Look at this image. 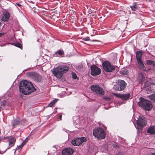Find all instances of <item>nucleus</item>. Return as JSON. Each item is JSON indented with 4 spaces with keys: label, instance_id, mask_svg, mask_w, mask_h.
Instances as JSON below:
<instances>
[{
    "label": "nucleus",
    "instance_id": "1",
    "mask_svg": "<svg viewBox=\"0 0 155 155\" xmlns=\"http://www.w3.org/2000/svg\"><path fill=\"white\" fill-rule=\"evenodd\" d=\"M19 89L20 92L25 95L29 94L35 91V88L31 83L26 80L20 82Z\"/></svg>",
    "mask_w": 155,
    "mask_h": 155
},
{
    "label": "nucleus",
    "instance_id": "2",
    "mask_svg": "<svg viewBox=\"0 0 155 155\" xmlns=\"http://www.w3.org/2000/svg\"><path fill=\"white\" fill-rule=\"evenodd\" d=\"M69 68L66 66H60L55 68L52 71L54 75L57 78H61L64 73L68 71Z\"/></svg>",
    "mask_w": 155,
    "mask_h": 155
},
{
    "label": "nucleus",
    "instance_id": "3",
    "mask_svg": "<svg viewBox=\"0 0 155 155\" xmlns=\"http://www.w3.org/2000/svg\"><path fill=\"white\" fill-rule=\"evenodd\" d=\"M139 100L140 101L138 102V104L142 108L146 110L149 111L152 108V104L150 101L142 97H140Z\"/></svg>",
    "mask_w": 155,
    "mask_h": 155
},
{
    "label": "nucleus",
    "instance_id": "4",
    "mask_svg": "<svg viewBox=\"0 0 155 155\" xmlns=\"http://www.w3.org/2000/svg\"><path fill=\"white\" fill-rule=\"evenodd\" d=\"M93 134L94 136L99 139H104L105 137V134L104 129L100 127L93 130Z\"/></svg>",
    "mask_w": 155,
    "mask_h": 155
},
{
    "label": "nucleus",
    "instance_id": "5",
    "mask_svg": "<svg viewBox=\"0 0 155 155\" xmlns=\"http://www.w3.org/2000/svg\"><path fill=\"white\" fill-rule=\"evenodd\" d=\"M126 84L124 81L118 80L114 84V88L116 91H121L124 89L126 87Z\"/></svg>",
    "mask_w": 155,
    "mask_h": 155
},
{
    "label": "nucleus",
    "instance_id": "6",
    "mask_svg": "<svg viewBox=\"0 0 155 155\" xmlns=\"http://www.w3.org/2000/svg\"><path fill=\"white\" fill-rule=\"evenodd\" d=\"M87 140V138L84 137H77L74 139L72 140L71 143L74 146H78L85 142Z\"/></svg>",
    "mask_w": 155,
    "mask_h": 155
},
{
    "label": "nucleus",
    "instance_id": "7",
    "mask_svg": "<svg viewBox=\"0 0 155 155\" xmlns=\"http://www.w3.org/2000/svg\"><path fill=\"white\" fill-rule=\"evenodd\" d=\"M91 88L92 91L100 95H103L104 94V90L98 85H92L91 86Z\"/></svg>",
    "mask_w": 155,
    "mask_h": 155
},
{
    "label": "nucleus",
    "instance_id": "8",
    "mask_svg": "<svg viewBox=\"0 0 155 155\" xmlns=\"http://www.w3.org/2000/svg\"><path fill=\"white\" fill-rule=\"evenodd\" d=\"M146 123L147 121L145 117H140L139 119L137 121L138 129L139 130H142L143 127L145 126Z\"/></svg>",
    "mask_w": 155,
    "mask_h": 155
},
{
    "label": "nucleus",
    "instance_id": "9",
    "mask_svg": "<svg viewBox=\"0 0 155 155\" xmlns=\"http://www.w3.org/2000/svg\"><path fill=\"white\" fill-rule=\"evenodd\" d=\"M102 65L104 69L107 72H110L114 70L115 68L108 62L105 61L103 63Z\"/></svg>",
    "mask_w": 155,
    "mask_h": 155
},
{
    "label": "nucleus",
    "instance_id": "10",
    "mask_svg": "<svg viewBox=\"0 0 155 155\" xmlns=\"http://www.w3.org/2000/svg\"><path fill=\"white\" fill-rule=\"evenodd\" d=\"M91 74L93 76H96L101 73V70L95 65H92L91 67Z\"/></svg>",
    "mask_w": 155,
    "mask_h": 155
},
{
    "label": "nucleus",
    "instance_id": "11",
    "mask_svg": "<svg viewBox=\"0 0 155 155\" xmlns=\"http://www.w3.org/2000/svg\"><path fill=\"white\" fill-rule=\"evenodd\" d=\"M28 76L36 81H39L41 80V76L36 73L31 72L28 74Z\"/></svg>",
    "mask_w": 155,
    "mask_h": 155
},
{
    "label": "nucleus",
    "instance_id": "12",
    "mask_svg": "<svg viewBox=\"0 0 155 155\" xmlns=\"http://www.w3.org/2000/svg\"><path fill=\"white\" fill-rule=\"evenodd\" d=\"M144 87L145 88L147 93H149L151 91L155 92V84H152L148 85L146 83L144 85Z\"/></svg>",
    "mask_w": 155,
    "mask_h": 155
},
{
    "label": "nucleus",
    "instance_id": "13",
    "mask_svg": "<svg viewBox=\"0 0 155 155\" xmlns=\"http://www.w3.org/2000/svg\"><path fill=\"white\" fill-rule=\"evenodd\" d=\"M114 95L123 100H125L128 99L130 96V94H114Z\"/></svg>",
    "mask_w": 155,
    "mask_h": 155
},
{
    "label": "nucleus",
    "instance_id": "14",
    "mask_svg": "<svg viewBox=\"0 0 155 155\" xmlns=\"http://www.w3.org/2000/svg\"><path fill=\"white\" fill-rule=\"evenodd\" d=\"M74 152V150L70 148H66L62 151V155H71Z\"/></svg>",
    "mask_w": 155,
    "mask_h": 155
},
{
    "label": "nucleus",
    "instance_id": "15",
    "mask_svg": "<svg viewBox=\"0 0 155 155\" xmlns=\"http://www.w3.org/2000/svg\"><path fill=\"white\" fill-rule=\"evenodd\" d=\"M9 148L13 146L15 142V140L13 137H11L8 140Z\"/></svg>",
    "mask_w": 155,
    "mask_h": 155
},
{
    "label": "nucleus",
    "instance_id": "16",
    "mask_svg": "<svg viewBox=\"0 0 155 155\" xmlns=\"http://www.w3.org/2000/svg\"><path fill=\"white\" fill-rule=\"evenodd\" d=\"M147 132L151 134H155V126H152L150 127L147 130Z\"/></svg>",
    "mask_w": 155,
    "mask_h": 155
},
{
    "label": "nucleus",
    "instance_id": "17",
    "mask_svg": "<svg viewBox=\"0 0 155 155\" xmlns=\"http://www.w3.org/2000/svg\"><path fill=\"white\" fill-rule=\"evenodd\" d=\"M144 77L143 74L140 73L139 74L137 80L140 83H142V82L144 81Z\"/></svg>",
    "mask_w": 155,
    "mask_h": 155
},
{
    "label": "nucleus",
    "instance_id": "18",
    "mask_svg": "<svg viewBox=\"0 0 155 155\" xmlns=\"http://www.w3.org/2000/svg\"><path fill=\"white\" fill-rule=\"evenodd\" d=\"M137 61L139 68L141 69H144V65L142 60H137Z\"/></svg>",
    "mask_w": 155,
    "mask_h": 155
},
{
    "label": "nucleus",
    "instance_id": "19",
    "mask_svg": "<svg viewBox=\"0 0 155 155\" xmlns=\"http://www.w3.org/2000/svg\"><path fill=\"white\" fill-rule=\"evenodd\" d=\"M9 15L8 13H5L2 18V21H7L9 18Z\"/></svg>",
    "mask_w": 155,
    "mask_h": 155
},
{
    "label": "nucleus",
    "instance_id": "20",
    "mask_svg": "<svg viewBox=\"0 0 155 155\" xmlns=\"http://www.w3.org/2000/svg\"><path fill=\"white\" fill-rule=\"evenodd\" d=\"M64 54V52L63 50H59L56 51L54 55L55 56H62Z\"/></svg>",
    "mask_w": 155,
    "mask_h": 155
},
{
    "label": "nucleus",
    "instance_id": "21",
    "mask_svg": "<svg viewBox=\"0 0 155 155\" xmlns=\"http://www.w3.org/2000/svg\"><path fill=\"white\" fill-rule=\"evenodd\" d=\"M142 54L141 52L137 51L136 53V58L137 60H141Z\"/></svg>",
    "mask_w": 155,
    "mask_h": 155
},
{
    "label": "nucleus",
    "instance_id": "22",
    "mask_svg": "<svg viewBox=\"0 0 155 155\" xmlns=\"http://www.w3.org/2000/svg\"><path fill=\"white\" fill-rule=\"evenodd\" d=\"M130 7L133 11H136L138 8V5L136 3H134L133 5L130 6Z\"/></svg>",
    "mask_w": 155,
    "mask_h": 155
},
{
    "label": "nucleus",
    "instance_id": "23",
    "mask_svg": "<svg viewBox=\"0 0 155 155\" xmlns=\"http://www.w3.org/2000/svg\"><path fill=\"white\" fill-rule=\"evenodd\" d=\"M19 123V120L18 118H17L14 120L12 122V125L14 127L15 126L17 125Z\"/></svg>",
    "mask_w": 155,
    "mask_h": 155
},
{
    "label": "nucleus",
    "instance_id": "24",
    "mask_svg": "<svg viewBox=\"0 0 155 155\" xmlns=\"http://www.w3.org/2000/svg\"><path fill=\"white\" fill-rule=\"evenodd\" d=\"M148 97L150 100H152L154 102H155V94L148 96Z\"/></svg>",
    "mask_w": 155,
    "mask_h": 155
},
{
    "label": "nucleus",
    "instance_id": "25",
    "mask_svg": "<svg viewBox=\"0 0 155 155\" xmlns=\"http://www.w3.org/2000/svg\"><path fill=\"white\" fill-rule=\"evenodd\" d=\"M57 100L55 99L52 101L48 105V106L51 107L57 101Z\"/></svg>",
    "mask_w": 155,
    "mask_h": 155
},
{
    "label": "nucleus",
    "instance_id": "26",
    "mask_svg": "<svg viewBox=\"0 0 155 155\" xmlns=\"http://www.w3.org/2000/svg\"><path fill=\"white\" fill-rule=\"evenodd\" d=\"M14 45L15 46L22 49V46L21 45L20 43L17 42L14 43Z\"/></svg>",
    "mask_w": 155,
    "mask_h": 155
},
{
    "label": "nucleus",
    "instance_id": "27",
    "mask_svg": "<svg viewBox=\"0 0 155 155\" xmlns=\"http://www.w3.org/2000/svg\"><path fill=\"white\" fill-rule=\"evenodd\" d=\"M146 63L147 64L151 65L153 64L154 63V61L152 60H148L147 61Z\"/></svg>",
    "mask_w": 155,
    "mask_h": 155
},
{
    "label": "nucleus",
    "instance_id": "28",
    "mask_svg": "<svg viewBox=\"0 0 155 155\" xmlns=\"http://www.w3.org/2000/svg\"><path fill=\"white\" fill-rule=\"evenodd\" d=\"M25 144V143H24V142H23L18 147L16 148V150H17L18 149H21Z\"/></svg>",
    "mask_w": 155,
    "mask_h": 155
},
{
    "label": "nucleus",
    "instance_id": "29",
    "mask_svg": "<svg viewBox=\"0 0 155 155\" xmlns=\"http://www.w3.org/2000/svg\"><path fill=\"white\" fill-rule=\"evenodd\" d=\"M151 153L152 155H155V150H152L151 151Z\"/></svg>",
    "mask_w": 155,
    "mask_h": 155
},
{
    "label": "nucleus",
    "instance_id": "30",
    "mask_svg": "<svg viewBox=\"0 0 155 155\" xmlns=\"http://www.w3.org/2000/svg\"><path fill=\"white\" fill-rule=\"evenodd\" d=\"M120 73L122 74H125L127 73V71L124 70H122L120 71Z\"/></svg>",
    "mask_w": 155,
    "mask_h": 155
},
{
    "label": "nucleus",
    "instance_id": "31",
    "mask_svg": "<svg viewBox=\"0 0 155 155\" xmlns=\"http://www.w3.org/2000/svg\"><path fill=\"white\" fill-rule=\"evenodd\" d=\"M84 41H88L90 40L89 38L88 37H87L85 38H84L83 39Z\"/></svg>",
    "mask_w": 155,
    "mask_h": 155
},
{
    "label": "nucleus",
    "instance_id": "32",
    "mask_svg": "<svg viewBox=\"0 0 155 155\" xmlns=\"http://www.w3.org/2000/svg\"><path fill=\"white\" fill-rule=\"evenodd\" d=\"M72 78L74 79H76L77 77V76L76 75V74L74 73H72Z\"/></svg>",
    "mask_w": 155,
    "mask_h": 155
},
{
    "label": "nucleus",
    "instance_id": "33",
    "mask_svg": "<svg viewBox=\"0 0 155 155\" xmlns=\"http://www.w3.org/2000/svg\"><path fill=\"white\" fill-rule=\"evenodd\" d=\"M105 99L108 101H109L110 100V97H105Z\"/></svg>",
    "mask_w": 155,
    "mask_h": 155
},
{
    "label": "nucleus",
    "instance_id": "34",
    "mask_svg": "<svg viewBox=\"0 0 155 155\" xmlns=\"http://www.w3.org/2000/svg\"><path fill=\"white\" fill-rule=\"evenodd\" d=\"M28 140V138H26L25 140L23 141L24 142V143H26Z\"/></svg>",
    "mask_w": 155,
    "mask_h": 155
},
{
    "label": "nucleus",
    "instance_id": "35",
    "mask_svg": "<svg viewBox=\"0 0 155 155\" xmlns=\"http://www.w3.org/2000/svg\"><path fill=\"white\" fill-rule=\"evenodd\" d=\"M15 4L19 7H21V4H19L18 3H16Z\"/></svg>",
    "mask_w": 155,
    "mask_h": 155
},
{
    "label": "nucleus",
    "instance_id": "36",
    "mask_svg": "<svg viewBox=\"0 0 155 155\" xmlns=\"http://www.w3.org/2000/svg\"><path fill=\"white\" fill-rule=\"evenodd\" d=\"M59 118H60V120H61V118H62V115H60L59 116Z\"/></svg>",
    "mask_w": 155,
    "mask_h": 155
},
{
    "label": "nucleus",
    "instance_id": "37",
    "mask_svg": "<svg viewBox=\"0 0 155 155\" xmlns=\"http://www.w3.org/2000/svg\"><path fill=\"white\" fill-rule=\"evenodd\" d=\"M114 147L115 148H116V147H117V145H114Z\"/></svg>",
    "mask_w": 155,
    "mask_h": 155
},
{
    "label": "nucleus",
    "instance_id": "38",
    "mask_svg": "<svg viewBox=\"0 0 155 155\" xmlns=\"http://www.w3.org/2000/svg\"><path fill=\"white\" fill-rule=\"evenodd\" d=\"M3 33H0V37L3 35Z\"/></svg>",
    "mask_w": 155,
    "mask_h": 155
}]
</instances>
